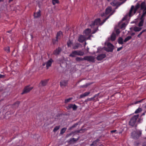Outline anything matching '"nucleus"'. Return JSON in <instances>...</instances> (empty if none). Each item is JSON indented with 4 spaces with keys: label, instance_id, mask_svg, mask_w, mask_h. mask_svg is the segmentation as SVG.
Here are the masks:
<instances>
[{
    "label": "nucleus",
    "instance_id": "obj_51",
    "mask_svg": "<svg viewBox=\"0 0 146 146\" xmlns=\"http://www.w3.org/2000/svg\"><path fill=\"white\" fill-rule=\"evenodd\" d=\"M86 129H82V128L79 130L81 132V133H84L85 131L86 130Z\"/></svg>",
    "mask_w": 146,
    "mask_h": 146
},
{
    "label": "nucleus",
    "instance_id": "obj_64",
    "mask_svg": "<svg viewBox=\"0 0 146 146\" xmlns=\"http://www.w3.org/2000/svg\"><path fill=\"white\" fill-rule=\"evenodd\" d=\"M3 90V89L2 87H0V92H2Z\"/></svg>",
    "mask_w": 146,
    "mask_h": 146
},
{
    "label": "nucleus",
    "instance_id": "obj_33",
    "mask_svg": "<svg viewBox=\"0 0 146 146\" xmlns=\"http://www.w3.org/2000/svg\"><path fill=\"white\" fill-rule=\"evenodd\" d=\"M58 63L60 64V66L62 67L61 66L62 63H63L65 62L62 59H59L57 60Z\"/></svg>",
    "mask_w": 146,
    "mask_h": 146
},
{
    "label": "nucleus",
    "instance_id": "obj_13",
    "mask_svg": "<svg viewBox=\"0 0 146 146\" xmlns=\"http://www.w3.org/2000/svg\"><path fill=\"white\" fill-rule=\"evenodd\" d=\"M20 103V102L19 101H17L15 102L12 105V107L14 109H17L19 106Z\"/></svg>",
    "mask_w": 146,
    "mask_h": 146
},
{
    "label": "nucleus",
    "instance_id": "obj_35",
    "mask_svg": "<svg viewBox=\"0 0 146 146\" xmlns=\"http://www.w3.org/2000/svg\"><path fill=\"white\" fill-rule=\"evenodd\" d=\"M131 36H128L126 38L123 40L124 42H126L129 41V40L131 38Z\"/></svg>",
    "mask_w": 146,
    "mask_h": 146
},
{
    "label": "nucleus",
    "instance_id": "obj_16",
    "mask_svg": "<svg viewBox=\"0 0 146 146\" xmlns=\"http://www.w3.org/2000/svg\"><path fill=\"white\" fill-rule=\"evenodd\" d=\"M107 46L108 48L110 49V50H111V51H110V52H113L114 48V46L113 44L110 42H108L107 44Z\"/></svg>",
    "mask_w": 146,
    "mask_h": 146
},
{
    "label": "nucleus",
    "instance_id": "obj_26",
    "mask_svg": "<svg viewBox=\"0 0 146 146\" xmlns=\"http://www.w3.org/2000/svg\"><path fill=\"white\" fill-rule=\"evenodd\" d=\"M142 28L138 27L135 26L134 27L133 30L135 32H139L142 29Z\"/></svg>",
    "mask_w": 146,
    "mask_h": 146
},
{
    "label": "nucleus",
    "instance_id": "obj_30",
    "mask_svg": "<svg viewBox=\"0 0 146 146\" xmlns=\"http://www.w3.org/2000/svg\"><path fill=\"white\" fill-rule=\"evenodd\" d=\"M145 99H143L141 100H138V101H137L136 102H135L133 103H131L130 104V105H133L134 104H136L138 103H141V102H142Z\"/></svg>",
    "mask_w": 146,
    "mask_h": 146
},
{
    "label": "nucleus",
    "instance_id": "obj_40",
    "mask_svg": "<svg viewBox=\"0 0 146 146\" xmlns=\"http://www.w3.org/2000/svg\"><path fill=\"white\" fill-rule=\"evenodd\" d=\"M146 32V29H145L143 30L137 36L138 38H140L141 37V35L144 32Z\"/></svg>",
    "mask_w": 146,
    "mask_h": 146
},
{
    "label": "nucleus",
    "instance_id": "obj_39",
    "mask_svg": "<svg viewBox=\"0 0 146 146\" xmlns=\"http://www.w3.org/2000/svg\"><path fill=\"white\" fill-rule=\"evenodd\" d=\"M5 50L7 53H9L10 52V48L9 46H7L4 48Z\"/></svg>",
    "mask_w": 146,
    "mask_h": 146
},
{
    "label": "nucleus",
    "instance_id": "obj_28",
    "mask_svg": "<svg viewBox=\"0 0 146 146\" xmlns=\"http://www.w3.org/2000/svg\"><path fill=\"white\" fill-rule=\"evenodd\" d=\"M99 94H96L95 95H94L93 97L91 98H87V101H91L92 100H94V99L96 98V97L98 96Z\"/></svg>",
    "mask_w": 146,
    "mask_h": 146
},
{
    "label": "nucleus",
    "instance_id": "obj_56",
    "mask_svg": "<svg viewBox=\"0 0 146 146\" xmlns=\"http://www.w3.org/2000/svg\"><path fill=\"white\" fill-rule=\"evenodd\" d=\"M5 77V75L0 74V78H4Z\"/></svg>",
    "mask_w": 146,
    "mask_h": 146
},
{
    "label": "nucleus",
    "instance_id": "obj_60",
    "mask_svg": "<svg viewBox=\"0 0 146 146\" xmlns=\"http://www.w3.org/2000/svg\"><path fill=\"white\" fill-rule=\"evenodd\" d=\"M74 133H74V131H72L69 134V135H70V136Z\"/></svg>",
    "mask_w": 146,
    "mask_h": 146
},
{
    "label": "nucleus",
    "instance_id": "obj_5",
    "mask_svg": "<svg viewBox=\"0 0 146 146\" xmlns=\"http://www.w3.org/2000/svg\"><path fill=\"white\" fill-rule=\"evenodd\" d=\"M33 88V87H29V86H25L24 88L23 92L21 93L23 95L29 92Z\"/></svg>",
    "mask_w": 146,
    "mask_h": 146
},
{
    "label": "nucleus",
    "instance_id": "obj_8",
    "mask_svg": "<svg viewBox=\"0 0 146 146\" xmlns=\"http://www.w3.org/2000/svg\"><path fill=\"white\" fill-rule=\"evenodd\" d=\"M62 51V48L58 47V48H56L53 52V54L56 56H57L60 54V53Z\"/></svg>",
    "mask_w": 146,
    "mask_h": 146
},
{
    "label": "nucleus",
    "instance_id": "obj_29",
    "mask_svg": "<svg viewBox=\"0 0 146 146\" xmlns=\"http://www.w3.org/2000/svg\"><path fill=\"white\" fill-rule=\"evenodd\" d=\"M79 123V122H78L74 124L71 127H69V130H71L73 128L76 127L78 125Z\"/></svg>",
    "mask_w": 146,
    "mask_h": 146
},
{
    "label": "nucleus",
    "instance_id": "obj_7",
    "mask_svg": "<svg viewBox=\"0 0 146 146\" xmlns=\"http://www.w3.org/2000/svg\"><path fill=\"white\" fill-rule=\"evenodd\" d=\"M66 108L68 110H70L71 108H72L73 110L76 111L77 110L78 107L75 104H69Z\"/></svg>",
    "mask_w": 146,
    "mask_h": 146
},
{
    "label": "nucleus",
    "instance_id": "obj_11",
    "mask_svg": "<svg viewBox=\"0 0 146 146\" xmlns=\"http://www.w3.org/2000/svg\"><path fill=\"white\" fill-rule=\"evenodd\" d=\"M86 37L82 35H80L78 40V41L81 43L83 42L86 41Z\"/></svg>",
    "mask_w": 146,
    "mask_h": 146
},
{
    "label": "nucleus",
    "instance_id": "obj_2",
    "mask_svg": "<svg viewBox=\"0 0 146 146\" xmlns=\"http://www.w3.org/2000/svg\"><path fill=\"white\" fill-rule=\"evenodd\" d=\"M84 54V52L80 50H74L72 51L69 55V56L72 57H75L76 55L83 56Z\"/></svg>",
    "mask_w": 146,
    "mask_h": 146
},
{
    "label": "nucleus",
    "instance_id": "obj_49",
    "mask_svg": "<svg viewBox=\"0 0 146 146\" xmlns=\"http://www.w3.org/2000/svg\"><path fill=\"white\" fill-rule=\"evenodd\" d=\"M92 84V83L90 84H86V85H83L82 86V88H84L85 87L86 88L89 85Z\"/></svg>",
    "mask_w": 146,
    "mask_h": 146
},
{
    "label": "nucleus",
    "instance_id": "obj_10",
    "mask_svg": "<svg viewBox=\"0 0 146 146\" xmlns=\"http://www.w3.org/2000/svg\"><path fill=\"white\" fill-rule=\"evenodd\" d=\"M106 55L105 54H99L96 57V59L98 61H100L106 58Z\"/></svg>",
    "mask_w": 146,
    "mask_h": 146
},
{
    "label": "nucleus",
    "instance_id": "obj_58",
    "mask_svg": "<svg viewBox=\"0 0 146 146\" xmlns=\"http://www.w3.org/2000/svg\"><path fill=\"white\" fill-rule=\"evenodd\" d=\"M74 133H81V132H80L79 130H76L74 131Z\"/></svg>",
    "mask_w": 146,
    "mask_h": 146
},
{
    "label": "nucleus",
    "instance_id": "obj_37",
    "mask_svg": "<svg viewBox=\"0 0 146 146\" xmlns=\"http://www.w3.org/2000/svg\"><path fill=\"white\" fill-rule=\"evenodd\" d=\"M142 110L141 108H139L138 109H137L135 111V113H137L140 112L142 111Z\"/></svg>",
    "mask_w": 146,
    "mask_h": 146
},
{
    "label": "nucleus",
    "instance_id": "obj_24",
    "mask_svg": "<svg viewBox=\"0 0 146 146\" xmlns=\"http://www.w3.org/2000/svg\"><path fill=\"white\" fill-rule=\"evenodd\" d=\"M146 5H145V1H143L142 2L141 5H140V7L141 8V10L143 9L144 10L145 9Z\"/></svg>",
    "mask_w": 146,
    "mask_h": 146
},
{
    "label": "nucleus",
    "instance_id": "obj_1",
    "mask_svg": "<svg viewBox=\"0 0 146 146\" xmlns=\"http://www.w3.org/2000/svg\"><path fill=\"white\" fill-rule=\"evenodd\" d=\"M95 58L94 56H85L82 58L81 57H76L75 60L76 62H80L84 60H87V61L92 63L95 62Z\"/></svg>",
    "mask_w": 146,
    "mask_h": 146
},
{
    "label": "nucleus",
    "instance_id": "obj_50",
    "mask_svg": "<svg viewBox=\"0 0 146 146\" xmlns=\"http://www.w3.org/2000/svg\"><path fill=\"white\" fill-rule=\"evenodd\" d=\"M98 30V26L96 29H94L93 31L92 34H94Z\"/></svg>",
    "mask_w": 146,
    "mask_h": 146
},
{
    "label": "nucleus",
    "instance_id": "obj_62",
    "mask_svg": "<svg viewBox=\"0 0 146 146\" xmlns=\"http://www.w3.org/2000/svg\"><path fill=\"white\" fill-rule=\"evenodd\" d=\"M74 133H74V131H72L69 134V135H70V136Z\"/></svg>",
    "mask_w": 146,
    "mask_h": 146
},
{
    "label": "nucleus",
    "instance_id": "obj_23",
    "mask_svg": "<svg viewBox=\"0 0 146 146\" xmlns=\"http://www.w3.org/2000/svg\"><path fill=\"white\" fill-rule=\"evenodd\" d=\"M117 42L119 44H123V39L121 37H119L118 39Z\"/></svg>",
    "mask_w": 146,
    "mask_h": 146
},
{
    "label": "nucleus",
    "instance_id": "obj_36",
    "mask_svg": "<svg viewBox=\"0 0 146 146\" xmlns=\"http://www.w3.org/2000/svg\"><path fill=\"white\" fill-rule=\"evenodd\" d=\"M60 127V126H56L53 130V131L54 133L56 132L59 129Z\"/></svg>",
    "mask_w": 146,
    "mask_h": 146
},
{
    "label": "nucleus",
    "instance_id": "obj_57",
    "mask_svg": "<svg viewBox=\"0 0 146 146\" xmlns=\"http://www.w3.org/2000/svg\"><path fill=\"white\" fill-rule=\"evenodd\" d=\"M122 48H123V46H121L120 47H119V48H117V51H119V50H120L122 49Z\"/></svg>",
    "mask_w": 146,
    "mask_h": 146
},
{
    "label": "nucleus",
    "instance_id": "obj_47",
    "mask_svg": "<svg viewBox=\"0 0 146 146\" xmlns=\"http://www.w3.org/2000/svg\"><path fill=\"white\" fill-rule=\"evenodd\" d=\"M115 0H114L112 2L110 3V4L111 5H112L113 6H115V5H117V2L116 3H115Z\"/></svg>",
    "mask_w": 146,
    "mask_h": 146
},
{
    "label": "nucleus",
    "instance_id": "obj_61",
    "mask_svg": "<svg viewBox=\"0 0 146 146\" xmlns=\"http://www.w3.org/2000/svg\"><path fill=\"white\" fill-rule=\"evenodd\" d=\"M74 133H74V131H72L69 134V135H70V136Z\"/></svg>",
    "mask_w": 146,
    "mask_h": 146
},
{
    "label": "nucleus",
    "instance_id": "obj_42",
    "mask_svg": "<svg viewBox=\"0 0 146 146\" xmlns=\"http://www.w3.org/2000/svg\"><path fill=\"white\" fill-rule=\"evenodd\" d=\"M52 3L53 5H55L56 3H59V2L58 0H52Z\"/></svg>",
    "mask_w": 146,
    "mask_h": 146
},
{
    "label": "nucleus",
    "instance_id": "obj_55",
    "mask_svg": "<svg viewBox=\"0 0 146 146\" xmlns=\"http://www.w3.org/2000/svg\"><path fill=\"white\" fill-rule=\"evenodd\" d=\"M93 36L92 35H90L87 38H86V40H90L91 39V37L92 36Z\"/></svg>",
    "mask_w": 146,
    "mask_h": 146
},
{
    "label": "nucleus",
    "instance_id": "obj_14",
    "mask_svg": "<svg viewBox=\"0 0 146 146\" xmlns=\"http://www.w3.org/2000/svg\"><path fill=\"white\" fill-rule=\"evenodd\" d=\"M53 62V60L52 58H50L46 63V67L47 69H48L49 67L51 66V64Z\"/></svg>",
    "mask_w": 146,
    "mask_h": 146
},
{
    "label": "nucleus",
    "instance_id": "obj_38",
    "mask_svg": "<svg viewBox=\"0 0 146 146\" xmlns=\"http://www.w3.org/2000/svg\"><path fill=\"white\" fill-rule=\"evenodd\" d=\"M110 16V15H109L108 17H106L105 19L103 20V21L102 23H100V25H102L106 21L109 17Z\"/></svg>",
    "mask_w": 146,
    "mask_h": 146
},
{
    "label": "nucleus",
    "instance_id": "obj_6",
    "mask_svg": "<svg viewBox=\"0 0 146 146\" xmlns=\"http://www.w3.org/2000/svg\"><path fill=\"white\" fill-rule=\"evenodd\" d=\"M101 21L100 18L96 19L94 22H92V23L90 25V26L92 28L95 25H97L98 24L100 25V23H101Z\"/></svg>",
    "mask_w": 146,
    "mask_h": 146
},
{
    "label": "nucleus",
    "instance_id": "obj_27",
    "mask_svg": "<svg viewBox=\"0 0 146 146\" xmlns=\"http://www.w3.org/2000/svg\"><path fill=\"white\" fill-rule=\"evenodd\" d=\"M73 42L72 40H70V39L67 42V45L68 46V47H71V45L73 44Z\"/></svg>",
    "mask_w": 146,
    "mask_h": 146
},
{
    "label": "nucleus",
    "instance_id": "obj_53",
    "mask_svg": "<svg viewBox=\"0 0 146 146\" xmlns=\"http://www.w3.org/2000/svg\"><path fill=\"white\" fill-rule=\"evenodd\" d=\"M120 33V31L119 29H117L116 31V33L117 35L119 34Z\"/></svg>",
    "mask_w": 146,
    "mask_h": 146
},
{
    "label": "nucleus",
    "instance_id": "obj_9",
    "mask_svg": "<svg viewBox=\"0 0 146 146\" xmlns=\"http://www.w3.org/2000/svg\"><path fill=\"white\" fill-rule=\"evenodd\" d=\"M48 80L49 79L41 80L39 84L38 87H40L41 86H45L47 84Z\"/></svg>",
    "mask_w": 146,
    "mask_h": 146
},
{
    "label": "nucleus",
    "instance_id": "obj_17",
    "mask_svg": "<svg viewBox=\"0 0 146 146\" xmlns=\"http://www.w3.org/2000/svg\"><path fill=\"white\" fill-rule=\"evenodd\" d=\"M80 137H79L78 138L76 139L74 138H71L70 139L69 141L68 142V143L70 144H72L74 143L75 142H76L79 139Z\"/></svg>",
    "mask_w": 146,
    "mask_h": 146
},
{
    "label": "nucleus",
    "instance_id": "obj_63",
    "mask_svg": "<svg viewBox=\"0 0 146 146\" xmlns=\"http://www.w3.org/2000/svg\"><path fill=\"white\" fill-rule=\"evenodd\" d=\"M142 119H141V118H139L138 120V122L139 123H140L141 122V120H142Z\"/></svg>",
    "mask_w": 146,
    "mask_h": 146
},
{
    "label": "nucleus",
    "instance_id": "obj_19",
    "mask_svg": "<svg viewBox=\"0 0 146 146\" xmlns=\"http://www.w3.org/2000/svg\"><path fill=\"white\" fill-rule=\"evenodd\" d=\"M100 141L99 139H97L96 140L94 141L92 143L90 144V146H97V143Z\"/></svg>",
    "mask_w": 146,
    "mask_h": 146
},
{
    "label": "nucleus",
    "instance_id": "obj_12",
    "mask_svg": "<svg viewBox=\"0 0 146 146\" xmlns=\"http://www.w3.org/2000/svg\"><path fill=\"white\" fill-rule=\"evenodd\" d=\"M68 80H63L60 82V84L61 87L66 86L68 83Z\"/></svg>",
    "mask_w": 146,
    "mask_h": 146
},
{
    "label": "nucleus",
    "instance_id": "obj_32",
    "mask_svg": "<svg viewBox=\"0 0 146 146\" xmlns=\"http://www.w3.org/2000/svg\"><path fill=\"white\" fill-rule=\"evenodd\" d=\"M140 20H141V21L139 23L138 25L139 27H140L143 26L144 20L143 19Z\"/></svg>",
    "mask_w": 146,
    "mask_h": 146
},
{
    "label": "nucleus",
    "instance_id": "obj_3",
    "mask_svg": "<svg viewBox=\"0 0 146 146\" xmlns=\"http://www.w3.org/2000/svg\"><path fill=\"white\" fill-rule=\"evenodd\" d=\"M141 134V131L138 130L137 131H133L131 133V136L132 137L135 139H138Z\"/></svg>",
    "mask_w": 146,
    "mask_h": 146
},
{
    "label": "nucleus",
    "instance_id": "obj_45",
    "mask_svg": "<svg viewBox=\"0 0 146 146\" xmlns=\"http://www.w3.org/2000/svg\"><path fill=\"white\" fill-rule=\"evenodd\" d=\"M103 48L104 50H105V51L108 52H110V51H111V50H110V49L108 48V47L107 48L105 47H103Z\"/></svg>",
    "mask_w": 146,
    "mask_h": 146
},
{
    "label": "nucleus",
    "instance_id": "obj_20",
    "mask_svg": "<svg viewBox=\"0 0 146 146\" xmlns=\"http://www.w3.org/2000/svg\"><path fill=\"white\" fill-rule=\"evenodd\" d=\"M90 92H86L80 95V98H81L86 96H88L90 93Z\"/></svg>",
    "mask_w": 146,
    "mask_h": 146
},
{
    "label": "nucleus",
    "instance_id": "obj_46",
    "mask_svg": "<svg viewBox=\"0 0 146 146\" xmlns=\"http://www.w3.org/2000/svg\"><path fill=\"white\" fill-rule=\"evenodd\" d=\"M126 25L125 23H123L121 25L120 28L121 29H122L126 27Z\"/></svg>",
    "mask_w": 146,
    "mask_h": 146
},
{
    "label": "nucleus",
    "instance_id": "obj_21",
    "mask_svg": "<svg viewBox=\"0 0 146 146\" xmlns=\"http://www.w3.org/2000/svg\"><path fill=\"white\" fill-rule=\"evenodd\" d=\"M91 29L88 28L85 29L84 31V33L86 35H89L91 33Z\"/></svg>",
    "mask_w": 146,
    "mask_h": 146
},
{
    "label": "nucleus",
    "instance_id": "obj_43",
    "mask_svg": "<svg viewBox=\"0 0 146 146\" xmlns=\"http://www.w3.org/2000/svg\"><path fill=\"white\" fill-rule=\"evenodd\" d=\"M140 5L138 3H137L135 6V8L136 10H138L139 8L140 7Z\"/></svg>",
    "mask_w": 146,
    "mask_h": 146
},
{
    "label": "nucleus",
    "instance_id": "obj_25",
    "mask_svg": "<svg viewBox=\"0 0 146 146\" xmlns=\"http://www.w3.org/2000/svg\"><path fill=\"white\" fill-rule=\"evenodd\" d=\"M127 0H124V1H123L121 3H119V2H117V5H115L116 6V7L115 8V9H116L117 8L120 6L123 3L125 2Z\"/></svg>",
    "mask_w": 146,
    "mask_h": 146
},
{
    "label": "nucleus",
    "instance_id": "obj_4",
    "mask_svg": "<svg viewBox=\"0 0 146 146\" xmlns=\"http://www.w3.org/2000/svg\"><path fill=\"white\" fill-rule=\"evenodd\" d=\"M139 116V115L137 114L136 115H134L130 119V120L129 122V124L130 125L133 126L136 122L137 119L138 118Z\"/></svg>",
    "mask_w": 146,
    "mask_h": 146
},
{
    "label": "nucleus",
    "instance_id": "obj_22",
    "mask_svg": "<svg viewBox=\"0 0 146 146\" xmlns=\"http://www.w3.org/2000/svg\"><path fill=\"white\" fill-rule=\"evenodd\" d=\"M116 39V35L114 33H112L111 36V40L112 41H114Z\"/></svg>",
    "mask_w": 146,
    "mask_h": 146
},
{
    "label": "nucleus",
    "instance_id": "obj_52",
    "mask_svg": "<svg viewBox=\"0 0 146 146\" xmlns=\"http://www.w3.org/2000/svg\"><path fill=\"white\" fill-rule=\"evenodd\" d=\"M132 11H133V10H131V9H130L129 11V17H131L132 16L131 14H132Z\"/></svg>",
    "mask_w": 146,
    "mask_h": 146
},
{
    "label": "nucleus",
    "instance_id": "obj_31",
    "mask_svg": "<svg viewBox=\"0 0 146 146\" xmlns=\"http://www.w3.org/2000/svg\"><path fill=\"white\" fill-rule=\"evenodd\" d=\"M146 15V11H145L143 10V13L142 15H141V17L140 18V19H143V20H144L145 18L144 17Z\"/></svg>",
    "mask_w": 146,
    "mask_h": 146
},
{
    "label": "nucleus",
    "instance_id": "obj_48",
    "mask_svg": "<svg viewBox=\"0 0 146 146\" xmlns=\"http://www.w3.org/2000/svg\"><path fill=\"white\" fill-rule=\"evenodd\" d=\"M58 38H56V39H52V43L53 44H55L57 42H58Z\"/></svg>",
    "mask_w": 146,
    "mask_h": 146
},
{
    "label": "nucleus",
    "instance_id": "obj_44",
    "mask_svg": "<svg viewBox=\"0 0 146 146\" xmlns=\"http://www.w3.org/2000/svg\"><path fill=\"white\" fill-rule=\"evenodd\" d=\"M72 99V98H70L68 99L65 100V103H67L68 102H69Z\"/></svg>",
    "mask_w": 146,
    "mask_h": 146
},
{
    "label": "nucleus",
    "instance_id": "obj_34",
    "mask_svg": "<svg viewBox=\"0 0 146 146\" xmlns=\"http://www.w3.org/2000/svg\"><path fill=\"white\" fill-rule=\"evenodd\" d=\"M67 129L66 127H64L62 128L60 131V134L62 135L66 131Z\"/></svg>",
    "mask_w": 146,
    "mask_h": 146
},
{
    "label": "nucleus",
    "instance_id": "obj_15",
    "mask_svg": "<svg viewBox=\"0 0 146 146\" xmlns=\"http://www.w3.org/2000/svg\"><path fill=\"white\" fill-rule=\"evenodd\" d=\"M41 15V11L40 10H39L37 12H34V16L35 18H39Z\"/></svg>",
    "mask_w": 146,
    "mask_h": 146
},
{
    "label": "nucleus",
    "instance_id": "obj_41",
    "mask_svg": "<svg viewBox=\"0 0 146 146\" xmlns=\"http://www.w3.org/2000/svg\"><path fill=\"white\" fill-rule=\"evenodd\" d=\"M61 34H62V32L61 31H60L58 32L56 34V38H58V37L59 36H60V35Z\"/></svg>",
    "mask_w": 146,
    "mask_h": 146
},
{
    "label": "nucleus",
    "instance_id": "obj_59",
    "mask_svg": "<svg viewBox=\"0 0 146 146\" xmlns=\"http://www.w3.org/2000/svg\"><path fill=\"white\" fill-rule=\"evenodd\" d=\"M117 131L116 130H114L111 131V133H116V132Z\"/></svg>",
    "mask_w": 146,
    "mask_h": 146
},
{
    "label": "nucleus",
    "instance_id": "obj_54",
    "mask_svg": "<svg viewBox=\"0 0 146 146\" xmlns=\"http://www.w3.org/2000/svg\"><path fill=\"white\" fill-rule=\"evenodd\" d=\"M79 47L78 46V45H77L76 44L75 45H74L73 46V48L74 49H78Z\"/></svg>",
    "mask_w": 146,
    "mask_h": 146
},
{
    "label": "nucleus",
    "instance_id": "obj_18",
    "mask_svg": "<svg viewBox=\"0 0 146 146\" xmlns=\"http://www.w3.org/2000/svg\"><path fill=\"white\" fill-rule=\"evenodd\" d=\"M111 11V7H108L106 9L105 14L106 15H108Z\"/></svg>",
    "mask_w": 146,
    "mask_h": 146
}]
</instances>
